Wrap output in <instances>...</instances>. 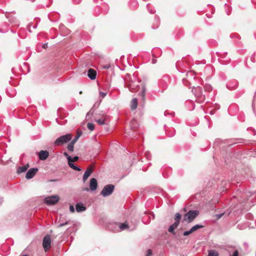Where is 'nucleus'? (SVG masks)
Returning a JSON list of instances; mask_svg holds the SVG:
<instances>
[{
	"mask_svg": "<svg viewBox=\"0 0 256 256\" xmlns=\"http://www.w3.org/2000/svg\"><path fill=\"white\" fill-rule=\"evenodd\" d=\"M156 59L153 58V59L152 60V63L153 64H156Z\"/></svg>",
	"mask_w": 256,
	"mask_h": 256,
	"instance_id": "obj_49",
	"label": "nucleus"
},
{
	"mask_svg": "<svg viewBox=\"0 0 256 256\" xmlns=\"http://www.w3.org/2000/svg\"><path fill=\"white\" fill-rule=\"evenodd\" d=\"M146 6L148 8V5H146Z\"/></svg>",
	"mask_w": 256,
	"mask_h": 256,
	"instance_id": "obj_59",
	"label": "nucleus"
},
{
	"mask_svg": "<svg viewBox=\"0 0 256 256\" xmlns=\"http://www.w3.org/2000/svg\"><path fill=\"white\" fill-rule=\"evenodd\" d=\"M68 164L70 167L74 170L77 171H80L82 170L80 167L76 166L74 163H72V159L70 160V161H68Z\"/></svg>",
	"mask_w": 256,
	"mask_h": 256,
	"instance_id": "obj_22",
	"label": "nucleus"
},
{
	"mask_svg": "<svg viewBox=\"0 0 256 256\" xmlns=\"http://www.w3.org/2000/svg\"><path fill=\"white\" fill-rule=\"evenodd\" d=\"M96 121L100 124V125H104L105 124V120L103 118H100L96 120Z\"/></svg>",
	"mask_w": 256,
	"mask_h": 256,
	"instance_id": "obj_31",
	"label": "nucleus"
},
{
	"mask_svg": "<svg viewBox=\"0 0 256 256\" xmlns=\"http://www.w3.org/2000/svg\"><path fill=\"white\" fill-rule=\"evenodd\" d=\"M106 92H100V98H104L106 96Z\"/></svg>",
	"mask_w": 256,
	"mask_h": 256,
	"instance_id": "obj_37",
	"label": "nucleus"
},
{
	"mask_svg": "<svg viewBox=\"0 0 256 256\" xmlns=\"http://www.w3.org/2000/svg\"><path fill=\"white\" fill-rule=\"evenodd\" d=\"M192 92L194 94L196 98V100L198 102H202L205 100L206 96L204 94H202L201 87L198 86L195 88L194 86H193V88H192Z\"/></svg>",
	"mask_w": 256,
	"mask_h": 256,
	"instance_id": "obj_4",
	"label": "nucleus"
},
{
	"mask_svg": "<svg viewBox=\"0 0 256 256\" xmlns=\"http://www.w3.org/2000/svg\"><path fill=\"white\" fill-rule=\"evenodd\" d=\"M186 77L182 79L183 84L190 86L194 80L195 74L194 72L189 71L186 74Z\"/></svg>",
	"mask_w": 256,
	"mask_h": 256,
	"instance_id": "obj_6",
	"label": "nucleus"
},
{
	"mask_svg": "<svg viewBox=\"0 0 256 256\" xmlns=\"http://www.w3.org/2000/svg\"><path fill=\"white\" fill-rule=\"evenodd\" d=\"M152 254V251L151 250H147V254L146 256H150Z\"/></svg>",
	"mask_w": 256,
	"mask_h": 256,
	"instance_id": "obj_42",
	"label": "nucleus"
},
{
	"mask_svg": "<svg viewBox=\"0 0 256 256\" xmlns=\"http://www.w3.org/2000/svg\"><path fill=\"white\" fill-rule=\"evenodd\" d=\"M192 232L191 231V230H187V231H185V232H184V233H183V235H184V236H188V235H189V234H192Z\"/></svg>",
	"mask_w": 256,
	"mask_h": 256,
	"instance_id": "obj_34",
	"label": "nucleus"
},
{
	"mask_svg": "<svg viewBox=\"0 0 256 256\" xmlns=\"http://www.w3.org/2000/svg\"><path fill=\"white\" fill-rule=\"evenodd\" d=\"M176 226H174V224H172L170 225L168 228V232L174 234H176V232L174 231V229L176 228Z\"/></svg>",
	"mask_w": 256,
	"mask_h": 256,
	"instance_id": "obj_25",
	"label": "nucleus"
},
{
	"mask_svg": "<svg viewBox=\"0 0 256 256\" xmlns=\"http://www.w3.org/2000/svg\"><path fill=\"white\" fill-rule=\"evenodd\" d=\"M90 189L92 191L96 190L98 187L97 180L95 178H92L90 180Z\"/></svg>",
	"mask_w": 256,
	"mask_h": 256,
	"instance_id": "obj_13",
	"label": "nucleus"
},
{
	"mask_svg": "<svg viewBox=\"0 0 256 256\" xmlns=\"http://www.w3.org/2000/svg\"><path fill=\"white\" fill-rule=\"evenodd\" d=\"M102 102V100H98L97 102H96L94 104L92 108H91V110H90V111L87 114V115H88L89 114L90 112H92V113L94 112V111L98 108V106H100V102Z\"/></svg>",
	"mask_w": 256,
	"mask_h": 256,
	"instance_id": "obj_19",
	"label": "nucleus"
},
{
	"mask_svg": "<svg viewBox=\"0 0 256 256\" xmlns=\"http://www.w3.org/2000/svg\"><path fill=\"white\" fill-rule=\"evenodd\" d=\"M122 82L127 85L129 90L132 92H136L139 86L140 82L134 74L132 76L130 74H127L126 80L122 79Z\"/></svg>",
	"mask_w": 256,
	"mask_h": 256,
	"instance_id": "obj_1",
	"label": "nucleus"
},
{
	"mask_svg": "<svg viewBox=\"0 0 256 256\" xmlns=\"http://www.w3.org/2000/svg\"><path fill=\"white\" fill-rule=\"evenodd\" d=\"M252 0V2H254V0Z\"/></svg>",
	"mask_w": 256,
	"mask_h": 256,
	"instance_id": "obj_60",
	"label": "nucleus"
},
{
	"mask_svg": "<svg viewBox=\"0 0 256 256\" xmlns=\"http://www.w3.org/2000/svg\"><path fill=\"white\" fill-rule=\"evenodd\" d=\"M51 245V238L50 236L48 234L42 240V246L45 250L46 251L50 249Z\"/></svg>",
	"mask_w": 256,
	"mask_h": 256,
	"instance_id": "obj_8",
	"label": "nucleus"
},
{
	"mask_svg": "<svg viewBox=\"0 0 256 256\" xmlns=\"http://www.w3.org/2000/svg\"><path fill=\"white\" fill-rule=\"evenodd\" d=\"M64 156H66L68 160L70 161V160L72 159V158L70 156L67 152H65L64 153Z\"/></svg>",
	"mask_w": 256,
	"mask_h": 256,
	"instance_id": "obj_38",
	"label": "nucleus"
},
{
	"mask_svg": "<svg viewBox=\"0 0 256 256\" xmlns=\"http://www.w3.org/2000/svg\"><path fill=\"white\" fill-rule=\"evenodd\" d=\"M204 226L202 224H197L194 226L190 230L192 232H194L196 231V230H198L199 228H202Z\"/></svg>",
	"mask_w": 256,
	"mask_h": 256,
	"instance_id": "obj_23",
	"label": "nucleus"
},
{
	"mask_svg": "<svg viewBox=\"0 0 256 256\" xmlns=\"http://www.w3.org/2000/svg\"><path fill=\"white\" fill-rule=\"evenodd\" d=\"M78 158H79L78 156H75L73 158H72V162H76Z\"/></svg>",
	"mask_w": 256,
	"mask_h": 256,
	"instance_id": "obj_41",
	"label": "nucleus"
},
{
	"mask_svg": "<svg viewBox=\"0 0 256 256\" xmlns=\"http://www.w3.org/2000/svg\"><path fill=\"white\" fill-rule=\"evenodd\" d=\"M136 228L134 227L133 228H132V230H134Z\"/></svg>",
	"mask_w": 256,
	"mask_h": 256,
	"instance_id": "obj_55",
	"label": "nucleus"
},
{
	"mask_svg": "<svg viewBox=\"0 0 256 256\" xmlns=\"http://www.w3.org/2000/svg\"><path fill=\"white\" fill-rule=\"evenodd\" d=\"M29 167V164H27L24 166H19L17 170V172L20 174L22 172H25Z\"/></svg>",
	"mask_w": 256,
	"mask_h": 256,
	"instance_id": "obj_20",
	"label": "nucleus"
},
{
	"mask_svg": "<svg viewBox=\"0 0 256 256\" xmlns=\"http://www.w3.org/2000/svg\"><path fill=\"white\" fill-rule=\"evenodd\" d=\"M131 3H133L134 4L136 5H137L138 4V2H136V0H132L131 1Z\"/></svg>",
	"mask_w": 256,
	"mask_h": 256,
	"instance_id": "obj_48",
	"label": "nucleus"
},
{
	"mask_svg": "<svg viewBox=\"0 0 256 256\" xmlns=\"http://www.w3.org/2000/svg\"><path fill=\"white\" fill-rule=\"evenodd\" d=\"M38 158L41 160H46L49 156V152L47 150H40L38 154Z\"/></svg>",
	"mask_w": 256,
	"mask_h": 256,
	"instance_id": "obj_12",
	"label": "nucleus"
},
{
	"mask_svg": "<svg viewBox=\"0 0 256 256\" xmlns=\"http://www.w3.org/2000/svg\"><path fill=\"white\" fill-rule=\"evenodd\" d=\"M204 90L206 91H210L212 90V87L210 85H206L204 86Z\"/></svg>",
	"mask_w": 256,
	"mask_h": 256,
	"instance_id": "obj_33",
	"label": "nucleus"
},
{
	"mask_svg": "<svg viewBox=\"0 0 256 256\" xmlns=\"http://www.w3.org/2000/svg\"><path fill=\"white\" fill-rule=\"evenodd\" d=\"M124 177V176H122L121 177V178H123Z\"/></svg>",
	"mask_w": 256,
	"mask_h": 256,
	"instance_id": "obj_58",
	"label": "nucleus"
},
{
	"mask_svg": "<svg viewBox=\"0 0 256 256\" xmlns=\"http://www.w3.org/2000/svg\"><path fill=\"white\" fill-rule=\"evenodd\" d=\"M112 188H113V190H114V186L113 185L112 186Z\"/></svg>",
	"mask_w": 256,
	"mask_h": 256,
	"instance_id": "obj_56",
	"label": "nucleus"
},
{
	"mask_svg": "<svg viewBox=\"0 0 256 256\" xmlns=\"http://www.w3.org/2000/svg\"><path fill=\"white\" fill-rule=\"evenodd\" d=\"M70 210L72 212H74V206H70Z\"/></svg>",
	"mask_w": 256,
	"mask_h": 256,
	"instance_id": "obj_43",
	"label": "nucleus"
},
{
	"mask_svg": "<svg viewBox=\"0 0 256 256\" xmlns=\"http://www.w3.org/2000/svg\"><path fill=\"white\" fill-rule=\"evenodd\" d=\"M179 224H180V222L176 221V220H175V222L173 224L174 226H176V228L178 226Z\"/></svg>",
	"mask_w": 256,
	"mask_h": 256,
	"instance_id": "obj_44",
	"label": "nucleus"
},
{
	"mask_svg": "<svg viewBox=\"0 0 256 256\" xmlns=\"http://www.w3.org/2000/svg\"><path fill=\"white\" fill-rule=\"evenodd\" d=\"M42 47L44 49L47 48L48 47V44L46 43V44H43Z\"/></svg>",
	"mask_w": 256,
	"mask_h": 256,
	"instance_id": "obj_45",
	"label": "nucleus"
},
{
	"mask_svg": "<svg viewBox=\"0 0 256 256\" xmlns=\"http://www.w3.org/2000/svg\"><path fill=\"white\" fill-rule=\"evenodd\" d=\"M156 22H158L159 20H158V18H156Z\"/></svg>",
	"mask_w": 256,
	"mask_h": 256,
	"instance_id": "obj_53",
	"label": "nucleus"
},
{
	"mask_svg": "<svg viewBox=\"0 0 256 256\" xmlns=\"http://www.w3.org/2000/svg\"><path fill=\"white\" fill-rule=\"evenodd\" d=\"M146 86L144 85L142 86V90L138 94V96L140 97L142 100L144 104L145 101V96L146 93Z\"/></svg>",
	"mask_w": 256,
	"mask_h": 256,
	"instance_id": "obj_16",
	"label": "nucleus"
},
{
	"mask_svg": "<svg viewBox=\"0 0 256 256\" xmlns=\"http://www.w3.org/2000/svg\"><path fill=\"white\" fill-rule=\"evenodd\" d=\"M119 228L122 230L129 229L128 225L125 222L120 224Z\"/></svg>",
	"mask_w": 256,
	"mask_h": 256,
	"instance_id": "obj_24",
	"label": "nucleus"
},
{
	"mask_svg": "<svg viewBox=\"0 0 256 256\" xmlns=\"http://www.w3.org/2000/svg\"><path fill=\"white\" fill-rule=\"evenodd\" d=\"M112 194V184L106 186L100 192V194L104 197L107 196Z\"/></svg>",
	"mask_w": 256,
	"mask_h": 256,
	"instance_id": "obj_9",
	"label": "nucleus"
},
{
	"mask_svg": "<svg viewBox=\"0 0 256 256\" xmlns=\"http://www.w3.org/2000/svg\"><path fill=\"white\" fill-rule=\"evenodd\" d=\"M69 222H70V220H68V221H66L65 222H59L58 226V228H61L64 226H66L68 224H69Z\"/></svg>",
	"mask_w": 256,
	"mask_h": 256,
	"instance_id": "obj_32",
	"label": "nucleus"
},
{
	"mask_svg": "<svg viewBox=\"0 0 256 256\" xmlns=\"http://www.w3.org/2000/svg\"><path fill=\"white\" fill-rule=\"evenodd\" d=\"M81 132L78 133L77 135L75 136V138L71 141V142H73L74 144H75L76 141L78 140L80 136H81Z\"/></svg>",
	"mask_w": 256,
	"mask_h": 256,
	"instance_id": "obj_30",
	"label": "nucleus"
},
{
	"mask_svg": "<svg viewBox=\"0 0 256 256\" xmlns=\"http://www.w3.org/2000/svg\"><path fill=\"white\" fill-rule=\"evenodd\" d=\"M128 135L130 136V137H135L136 136V135L135 134H134V132H128Z\"/></svg>",
	"mask_w": 256,
	"mask_h": 256,
	"instance_id": "obj_39",
	"label": "nucleus"
},
{
	"mask_svg": "<svg viewBox=\"0 0 256 256\" xmlns=\"http://www.w3.org/2000/svg\"><path fill=\"white\" fill-rule=\"evenodd\" d=\"M2 198L0 197V204H1L2 202Z\"/></svg>",
	"mask_w": 256,
	"mask_h": 256,
	"instance_id": "obj_51",
	"label": "nucleus"
},
{
	"mask_svg": "<svg viewBox=\"0 0 256 256\" xmlns=\"http://www.w3.org/2000/svg\"><path fill=\"white\" fill-rule=\"evenodd\" d=\"M150 156V154L149 152H147L146 154V158L147 159H149Z\"/></svg>",
	"mask_w": 256,
	"mask_h": 256,
	"instance_id": "obj_46",
	"label": "nucleus"
},
{
	"mask_svg": "<svg viewBox=\"0 0 256 256\" xmlns=\"http://www.w3.org/2000/svg\"><path fill=\"white\" fill-rule=\"evenodd\" d=\"M79 93H80V94H82V91H80Z\"/></svg>",
	"mask_w": 256,
	"mask_h": 256,
	"instance_id": "obj_57",
	"label": "nucleus"
},
{
	"mask_svg": "<svg viewBox=\"0 0 256 256\" xmlns=\"http://www.w3.org/2000/svg\"><path fill=\"white\" fill-rule=\"evenodd\" d=\"M181 218H182V215L180 213L177 212L175 216H174V220L176 221L180 222Z\"/></svg>",
	"mask_w": 256,
	"mask_h": 256,
	"instance_id": "obj_29",
	"label": "nucleus"
},
{
	"mask_svg": "<svg viewBox=\"0 0 256 256\" xmlns=\"http://www.w3.org/2000/svg\"><path fill=\"white\" fill-rule=\"evenodd\" d=\"M93 170L92 168H87V170H86L83 175L82 179L84 182L86 181V180L88 179V176L91 174Z\"/></svg>",
	"mask_w": 256,
	"mask_h": 256,
	"instance_id": "obj_15",
	"label": "nucleus"
},
{
	"mask_svg": "<svg viewBox=\"0 0 256 256\" xmlns=\"http://www.w3.org/2000/svg\"><path fill=\"white\" fill-rule=\"evenodd\" d=\"M60 200V198L57 195H54L48 196L44 199V202L48 206L54 205L56 204Z\"/></svg>",
	"mask_w": 256,
	"mask_h": 256,
	"instance_id": "obj_7",
	"label": "nucleus"
},
{
	"mask_svg": "<svg viewBox=\"0 0 256 256\" xmlns=\"http://www.w3.org/2000/svg\"><path fill=\"white\" fill-rule=\"evenodd\" d=\"M138 106V100L136 98H134L132 100L130 104V108L132 110H134Z\"/></svg>",
	"mask_w": 256,
	"mask_h": 256,
	"instance_id": "obj_21",
	"label": "nucleus"
},
{
	"mask_svg": "<svg viewBox=\"0 0 256 256\" xmlns=\"http://www.w3.org/2000/svg\"><path fill=\"white\" fill-rule=\"evenodd\" d=\"M88 128L91 131L94 130V125L92 123L88 122L87 124Z\"/></svg>",
	"mask_w": 256,
	"mask_h": 256,
	"instance_id": "obj_28",
	"label": "nucleus"
},
{
	"mask_svg": "<svg viewBox=\"0 0 256 256\" xmlns=\"http://www.w3.org/2000/svg\"><path fill=\"white\" fill-rule=\"evenodd\" d=\"M110 67V64L104 66V68L106 69H108Z\"/></svg>",
	"mask_w": 256,
	"mask_h": 256,
	"instance_id": "obj_47",
	"label": "nucleus"
},
{
	"mask_svg": "<svg viewBox=\"0 0 256 256\" xmlns=\"http://www.w3.org/2000/svg\"><path fill=\"white\" fill-rule=\"evenodd\" d=\"M214 114V111L212 110L210 112V114L211 115H212Z\"/></svg>",
	"mask_w": 256,
	"mask_h": 256,
	"instance_id": "obj_50",
	"label": "nucleus"
},
{
	"mask_svg": "<svg viewBox=\"0 0 256 256\" xmlns=\"http://www.w3.org/2000/svg\"><path fill=\"white\" fill-rule=\"evenodd\" d=\"M199 212L197 210H190L184 216V220L187 223H190L194 221L198 215Z\"/></svg>",
	"mask_w": 256,
	"mask_h": 256,
	"instance_id": "obj_3",
	"label": "nucleus"
},
{
	"mask_svg": "<svg viewBox=\"0 0 256 256\" xmlns=\"http://www.w3.org/2000/svg\"><path fill=\"white\" fill-rule=\"evenodd\" d=\"M252 195L250 192H244L240 190L236 192V194L233 196L234 198L237 199L240 203H242L246 202V198Z\"/></svg>",
	"mask_w": 256,
	"mask_h": 256,
	"instance_id": "obj_2",
	"label": "nucleus"
},
{
	"mask_svg": "<svg viewBox=\"0 0 256 256\" xmlns=\"http://www.w3.org/2000/svg\"><path fill=\"white\" fill-rule=\"evenodd\" d=\"M208 256H218V254L217 252L214 250H208Z\"/></svg>",
	"mask_w": 256,
	"mask_h": 256,
	"instance_id": "obj_26",
	"label": "nucleus"
},
{
	"mask_svg": "<svg viewBox=\"0 0 256 256\" xmlns=\"http://www.w3.org/2000/svg\"><path fill=\"white\" fill-rule=\"evenodd\" d=\"M96 72L92 68H90L88 72V76L92 80L96 79Z\"/></svg>",
	"mask_w": 256,
	"mask_h": 256,
	"instance_id": "obj_14",
	"label": "nucleus"
},
{
	"mask_svg": "<svg viewBox=\"0 0 256 256\" xmlns=\"http://www.w3.org/2000/svg\"><path fill=\"white\" fill-rule=\"evenodd\" d=\"M76 212H82L86 210V208L82 203L80 202L76 204Z\"/></svg>",
	"mask_w": 256,
	"mask_h": 256,
	"instance_id": "obj_18",
	"label": "nucleus"
},
{
	"mask_svg": "<svg viewBox=\"0 0 256 256\" xmlns=\"http://www.w3.org/2000/svg\"><path fill=\"white\" fill-rule=\"evenodd\" d=\"M74 144L73 142H70L68 145V146H67V148H68V150H69V151H70V152H73L74 151Z\"/></svg>",
	"mask_w": 256,
	"mask_h": 256,
	"instance_id": "obj_27",
	"label": "nucleus"
},
{
	"mask_svg": "<svg viewBox=\"0 0 256 256\" xmlns=\"http://www.w3.org/2000/svg\"><path fill=\"white\" fill-rule=\"evenodd\" d=\"M230 256H238V250H236L234 252L232 255H230Z\"/></svg>",
	"mask_w": 256,
	"mask_h": 256,
	"instance_id": "obj_40",
	"label": "nucleus"
},
{
	"mask_svg": "<svg viewBox=\"0 0 256 256\" xmlns=\"http://www.w3.org/2000/svg\"><path fill=\"white\" fill-rule=\"evenodd\" d=\"M130 126L131 130H134L138 126V124L137 120L133 118L130 122Z\"/></svg>",
	"mask_w": 256,
	"mask_h": 256,
	"instance_id": "obj_17",
	"label": "nucleus"
},
{
	"mask_svg": "<svg viewBox=\"0 0 256 256\" xmlns=\"http://www.w3.org/2000/svg\"><path fill=\"white\" fill-rule=\"evenodd\" d=\"M222 184H224V185H225V188H224L222 190V192H224L225 190H226L228 189V187L229 185H228V184H226V182H222Z\"/></svg>",
	"mask_w": 256,
	"mask_h": 256,
	"instance_id": "obj_36",
	"label": "nucleus"
},
{
	"mask_svg": "<svg viewBox=\"0 0 256 256\" xmlns=\"http://www.w3.org/2000/svg\"><path fill=\"white\" fill-rule=\"evenodd\" d=\"M224 214H225V212H222L221 214H216V217L217 219H219V218H221Z\"/></svg>",
	"mask_w": 256,
	"mask_h": 256,
	"instance_id": "obj_35",
	"label": "nucleus"
},
{
	"mask_svg": "<svg viewBox=\"0 0 256 256\" xmlns=\"http://www.w3.org/2000/svg\"><path fill=\"white\" fill-rule=\"evenodd\" d=\"M256 134V131L254 130V134L255 135Z\"/></svg>",
	"mask_w": 256,
	"mask_h": 256,
	"instance_id": "obj_54",
	"label": "nucleus"
},
{
	"mask_svg": "<svg viewBox=\"0 0 256 256\" xmlns=\"http://www.w3.org/2000/svg\"><path fill=\"white\" fill-rule=\"evenodd\" d=\"M38 169V168H31L26 173V178L27 180L32 178L37 173Z\"/></svg>",
	"mask_w": 256,
	"mask_h": 256,
	"instance_id": "obj_10",
	"label": "nucleus"
},
{
	"mask_svg": "<svg viewBox=\"0 0 256 256\" xmlns=\"http://www.w3.org/2000/svg\"><path fill=\"white\" fill-rule=\"evenodd\" d=\"M238 86V82L236 80H230L226 84V87L230 90L236 89Z\"/></svg>",
	"mask_w": 256,
	"mask_h": 256,
	"instance_id": "obj_11",
	"label": "nucleus"
},
{
	"mask_svg": "<svg viewBox=\"0 0 256 256\" xmlns=\"http://www.w3.org/2000/svg\"><path fill=\"white\" fill-rule=\"evenodd\" d=\"M149 11H150V14H154V12H153L152 10H149Z\"/></svg>",
	"mask_w": 256,
	"mask_h": 256,
	"instance_id": "obj_52",
	"label": "nucleus"
},
{
	"mask_svg": "<svg viewBox=\"0 0 256 256\" xmlns=\"http://www.w3.org/2000/svg\"><path fill=\"white\" fill-rule=\"evenodd\" d=\"M72 138V135L70 134L62 136L55 140L54 144L56 146H62L70 140Z\"/></svg>",
	"mask_w": 256,
	"mask_h": 256,
	"instance_id": "obj_5",
	"label": "nucleus"
}]
</instances>
